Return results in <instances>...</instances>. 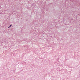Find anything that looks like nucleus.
Returning a JSON list of instances; mask_svg holds the SVG:
<instances>
[{"instance_id":"f03ea898","label":"nucleus","mask_w":80,"mask_h":80,"mask_svg":"<svg viewBox=\"0 0 80 80\" xmlns=\"http://www.w3.org/2000/svg\"><path fill=\"white\" fill-rule=\"evenodd\" d=\"M10 26L8 27V28H10Z\"/></svg>"},{"instance_id":"7ed1b4c3","label":"nucleus","mask_w":80,"mask_h":80,"mask_svg":"<svg viewBox=\"0 0 80 80\" xmlns=\"http://www.w3.org/2000/svg\"><path fill=\"white\" fill-rule=\"evenodd\" d=\"M13 71H14V70H13Z\"/></svg>"},{"instance_id":"f257e3e1","label":"nucleus","mask_w":80,"mask_h":80,"mask_svg":"<svg viewBox=\"0 0 80 80\" xmlns=\"http://www.w3.org/2000/svg\"><path fill=\"white\" fill-rule=\"evenodd\" d=\"M9 27H12V25H10V26H9Z\"/></svg>"}]
</instances>
